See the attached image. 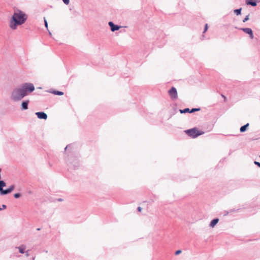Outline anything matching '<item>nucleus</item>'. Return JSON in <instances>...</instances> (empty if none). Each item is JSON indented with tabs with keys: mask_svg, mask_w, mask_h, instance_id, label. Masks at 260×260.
<instances>
[{
	"mask_svg": "<svg viewBox=\"0 0 260 260\" xmlns=\"http://www.w3.org/2000/svg\"><path fill=\"white\" fill-rule=\"evenodd\" d=\"M16 248H18L19 250V252L23 254L24 253V250L25 249V246L24 245H22L19 247H17Z\"/></svg>",
	"mask_w": 260,
	"mask_h": 260,
	"instance_id": "4468645a",
	"label": "nucleus"
},
{
	"mask_svg": "<svg viewBox=\"0 0 260 260\" xmlns=\"http://www.w3.org/2000/svg\"><path fill=\"white\" fill-rule=\"evenodd\" d=\"M54 201H57L60 202V201H63V199H61V198H58V199H57L55 200Z\"/></svg>",
	"mask_w": 260,
	"mask_h": 260,
	"instance_id": "c756f323",
	"label": "nucleus"
},
{
	"mask_svg": "<svg viewBox=\"0 0 260 260\" xmlns=\"http://www.w3.org/2000/svg\"><path fill=\"white\" fill-rule=\"evenodd\" d=\"M27 19V15L23 11L18 10L12 15L10 20L9 26L13 29L17 28V26L24 24Z\"/></svg>",
	"mask_w": 260,
	"mask_h": 260,
	"instance_id": "f257e3e1",
	"label": "nucleus"
},
{
	"mask_svg": "<svg viewBox=\"0 0 260 260\" xmlns=\"http://www.w3.org/2000/svg\"><path fill=\"white\" fill-rule=\"evenodd\" d=\"M229 212H225V215H227L228 214Z\"/></svg>",
	"mask_w": 260,
	"mask_h": 260,
	"instance_id": "f704fd0d",
	"label": "nucleus"
},
{
	"mask_svg": "<svg viewBox=\"0 0 260 260\" xmlns=\"http://www.w3.org/2000/svg\"><path fill=\"white\" fill-rule=\"evenodd\" d=\"M29 103V100L23 101L21 105V109L22 110H25L28 109V104Z\"/></svg>",
	"mask_w": 260,
	"mask_h": 260,
	"instance_id": "9d476101",
	"label": "nucleus"
},
{
	"mask_svg": "<svg viewBox=\"0 0 260 260\" xmlns=\"http://www.w3.org/2000/svg\"><path fill=\"white\" fill-rule=\"evenodd\" d=\"M246 4L252 7H255L257 5L256 0H246Z\"/></svg>",
	"mask_w": 260,
	"mask_h": 260,
	"instance_id": "f8f14e48",
	"label": "nucleus"
},
{
	"mask_svg": "<svg viewBox=\"0 0 260 260\" xmlns=\"http://www.w3.org/2000/svg\"><path fill=\"white\" fill-rule=\"evenodd\" d=\"M6 183L3 180H0V192L3 189V187L6 186Z\"/></svg>",
	"mask_w": 260,
	"mask_h": 260,
	"instance_id": "a211bd4d",
	"label": "nucleus"
},
{
	"mask_svg": "<svg viewBox=\"0 0 260 260\" xmlns=\"http://www.w3.org/2000/svg\"><path fill=\"white\" fill-rule=\"evenodd\" d=\"M21 194L20 193H16L14 194V197L15 199H18L19 198H20L21 197Z\"/></svg>",
	"mask_w": 260,
	"mask_h": 260,
	"instance_id": "412c9836",
	"label": "nucleus"
},
{
	"mask_svg": "<svg viewBox=\"0 0 260 260\" xmlns=\"http://www.w3.org/2000/svg\"><path fill=\"white\" fill-rule=\"evenodd\" d=\"M222 96H223V98H224V99H226V98H225V96L224 95H222Z\"/></svg>",
	"mask_w": 260,
	"mask_h": 260,
	"instance_id": "473e14b6",
	"label": "nucleus"
},
{
	"mask_svg": "<svg viewBox=\"0 0 260 260\" xmlns=\"http://www.w3.org/2000/svg\"><path fill=\"white\" fill-rule=\"evenodd\" d=\"M48 92L57 95H62L64 94L63 92L56 90L50 89Z\"/></svg>",
	"mask_w": 260,
	"mask_h": 260,
	"instance_id": "9b49d317",
	"label": "nucleus"
},
{
	"mask_svg": "<svg viewBox=\"0 0 260 260\" xmlns=\"http://www.w3.org/2000/svg\"><path fill=\"white\" fill-rule=\"evenodd\" d=\"M49 33L50 35H51V33L50 31H49Z\"/></svg>",
	"mask_w": 260,
	"mask_h": 260,
	"instance_id": "4c0bfd02",
	"label": "nucleus"
},
{
	"mask_svg": "<svg viewBox=\"0 0 260 260\" xmlns=\"http://www.w3.org/2000/svg\"><path fill=\"white\" fill-rule=\"evenodd\" d=\"M219 219L218 218H214L213 219L210 223V226L211 228H214L216 224L218 222Z\"/></svg>",
	"mask_w": 260,
	"mask_h": 260,
	"instance_id": "ddd939ff",
	"label": "nucleus"
},
{
	"mask_svg": "<svg viewBox=\"0 0 260 260\" xmlns=\"http://www.w3.org/2000/svg\"><path fill=\"white\" fill-rule=\"evenodd\" d=\"M20 88L25 96L28 95L29 93H31L35 89L34 84L31 83H23L21 85Z\"/></svg>",
	"mask_w": 260,
	"mask_h": 260,
	"instance_id": "7ed1b4c3",
	"label": "nucleus"
},
{
	"mask_svg": "<svg viewBox=\"0 0 260 260\" xmlns=\"http://www.w3.org/2000/svg\"><path fill=\"white\" fill-rule=\"evenodd\" d=\"M70 0H66V5H68L69 4Z\"/></svg>",
	"mask_w": 260,
	"mask_h": 260,
	"instance_id": "2f4dec72",
	"label": "nucleus"
},
{
	"mask_svg": "<svg viewBox=\"0 0 260 260\" xmlns=\"http://www.w3.org/2000/svg\"><path fill=\"white\" fill-rule=\"evenodd\" d=\"M254 163L255 165H256V166L260 168V162L256 161H254Z\"/></svg>",
	"mask_w": 260,
	"mask_h": 260,
	"instance_id": "cd10ccee",
	"label": "nucleus"
},
{
	"mask_svg": "<svg viewBox=\"0 0 260 260\" xmlns=\"http://www.w3.org/2000/svg\"><path fill=\"white\" fill-rule=\"evenodd\" d=\"M62 1L65 4V0H62Z\"/></svg>",
	"mask_w": 260,
	"mask_h": 260,
	"instance_id": "e433bc0d",
	"label": "nucleus"
},
{
	"mask_svg": "<svg viewBox=\"0 0 260 260\" xmlns=\"http://www.w3.org/2000/svg\"><path fill=\"white\" fill-rule=\"evenodd\" d=\"M7 208V206L6 205H2V208L0 207V211L3 210V209H5L6 208Z\"/></svg>",
	"mask_w": 260,
	"mask_h": 260,
	"instance_id": "bb28decb",
	"label": "nucleus"
},
{
	"mask_svg": "<svg viewBox=\"0 0 260 260\" xmlns=\"http://www.w3.org/2000/svg\"><path fill=\"white\" fill-rule=\"evenodd\" d=\"M185 133L192 138H196L198 136L204 134V132L198 131L197 128L194 127L185 131Z\"/></svg>",
	"mask_w": 260,
	"mask_h": 260,
	"instance_id": "39448f33",
	"label": "nucleus"
},
{
	"mask_svg": "<svg viewBox=\"0 0 260 260\" xmlns=\"http://www.w3.org/2000/svg\"><path fill=\"white\" fill-rule=\"evenodd\" d=\"M44 20L45 26L48 29V22H47L46 19H45V18H44Z\"/></svg>",
	"mask_w": 260,
	"mask_h": 260,
	"instance_id": "5701e85b",
	"label": "nucleus"
},
{
	"mask_svg": "<svg viewBox=\"0 0 260 260\" xmlns=\"http://www.w3.org/2000/svg\"><path fill=\"white\" fill-rule=\"evenodd\" d=\"M208 28V24H206V25L205 26L204 30L203 31V33H205L207 30Z\"/></svg>",
	"mask_w": 260,
	"mask_h": 260,
	"instance_id": "393cba45",
	"label": "nucleus"
},
{
	"mask_svg": "<svg viewBox=\"0 0 260 260\" xmlns=\"http://www.w3.org/2000/svg\"><path fill=\"white\" fill-rule=\"evenodd\" d=\"M179 111L180 113H190V110L188 108H185L183 110L180 109Z\"/></svg>",
	"mask_w": 260,
	"mask_h": 260,
	"instance_id": "f3484780",
	"label": "nucleus"
},
{
	"mask_svg": "<svg viewBox=\"0 0 260 260\" xmlns=\"http://www.w3.org/2000/svg\"><path fill=\"white\" fill-rule=\"evenodd\" d=\"M249 20V15H247L243 20V22H246L247 20Z\"/></svg>",
	"mask_w": 260,
	"mask_h": 260,
	"instance_id": "b1692460",
	"label": "nucleus"
},
{
	"mask_svg": "<svg viewBox=\"0 0 260 260\" xmlns=\"http://www.w3.org/2000/svg\"><path fill=\"white\" fill-rule=\"evenodd\" d=\"M37 117L40 119H47L48 116L47 114L44 112H37L36 113Z\"/></svg>",
	"mask_w": 260,
	"mask_h": 260,
	"instance_id": "1a4fd4ad",
	"label": "nucleus"
},
{
	"mask_svg": "<svg viewBox=\"0 0 260 260\" xmlns=\"http://www.w3.org/2000/svg\"><path fill=\"white\" fill-rule=\"evenodd\" d=\"M68 165H71L74 169H77L79 166V162L76 156L74 155H68Z\"/></svg>",
	"mask_w": 260,
	"mask_h": 260,
	"instance_id": "20e7f679",
	"label": "nucleus"
},
{
	"mask_svg": "<svg viewBox=\"0 0 260 260\" xmlns=\"http://www.w3.org/2000/svg\"><path fill=\"white\" fill-rule=\"evenodd\" d=\"M138 210L140 212L142 210V208L140 207H139L138 208Z\"/></svg>",
	"mask_w": 260,
	"mask_h": 260,
	"instance_id": "7c9ffc66",
	"label": "nucleus"
},
{
	"mask_svg": "<svg viewBox=\"0 0 260 260\" xmlns=\"http://www.w3.org/2000/svg\"><path fill=\"white\" fill-rule=\"evenodd\" d=\"M169 93L172 99L176 100L177 99V91L174 87H171V88L169 90Z\"/></svg>",
	"mask_w": 260,
	"mask_h": 260,
	"instance_id": "423d86ee",
	"label": "nucleus"
},
{
	"mask_svg": "<svg viewBox=\"0 0 260 260\" xmlns=\"http://www.w3.org/2000/svg\"><path fill=\"white\" fill-rule=\"evenodd\" d=\"M37 230H38V231H40V228H38V229H37Z\"/></svg>",
	"mask_w": 260,
	"mask_h": 260,
	"instance_id": "72a5a7b5",
	"label": "nucleus"
},
{
	"mask_svg": "<svg viewBox=\"0 0 260 260\" xmlns=\"http://www.w3.org/2000/svg\"><path fill=\"white\" fill-rule=\"evenodd\" d=\"M24 97H25V95L20 87L14 88L11 92V99L13 101H20Z\"/></svg>",
	"mask_w": 260,
	"mask_h": 260,
	"instance_id": "f03ea898",
	"label": "nucleus"
},
{
	"mask_svg": "<svg viewBox=\"0 0 260 260\" xmlns=\"http://www.w3.org/2000/svg\"><path fill=\"white\" fill-rule=\"evenodd\" d=\"M14 188H15V185H11L8 188L9 189L10 191L12 192L14 190Z\"/></svg>",
	"mask_w": 260,
	"mask_h": 260,
	"instance_id": "4be33fe9",
	"label": "nucleus"
},
{
	"mask_svg": "<svg viewBox=\"0 0 260 260\" xmlns=\"http://www.w3.org/2000/svg\"><path fill=\"white\" fill-rule=\"evenodd\" d=\"M229 212H225V215H227L228 214Z\"/></svg>",
	"mask_w": 260,
	"mask_h": 260,
	"instance_id": "c9c22d12",
	"label": "nucleus"
},
{
	"mask_svg": "<svg viewBox=\"0 0 260 260\" xmlns=\"http://www.w3.org/2000/svg\"><path fill=\"white\" fill-rule=\"evenodd\" d=\"M11 192L10 191V190H9V188H7L6 189H3L1 192H0V194L1 195H6V194H8L10 193H11Z\"/></svg>",
	"mask_w": 260,
	"mask_h": 260,
	"instance_id": "dca6fc26",
	"label": "nucleus"
},
{
	"mask_svg": "<svg viewBox=\"0 0 260 260\" xmlns=\"http://www.w3.org/2000/svg\"><path fill=\"white\" fill-rule=\"evenodd\" d=\"M181 252H182V251H181V250H178L176 251V252H175V255H178V254H179L180 253H181Z\"/></svg>",
	"mask_w": 260,
	"mask_h": 260,
	"instance_id": "a878e982",
	"label": "nucleus"
},
{
	"mask_svg": "<svg viewBox=\"0 0 260 260\" xmlns=\"http://www.w3.org/2000/svg\"><path fill=\"white\" fill-rule=\"evenodd\" d=\"M241 10L242 9L241 8H240V9H235L234 10V13L237 15H239L241 14Z\"/></svg>",
	"mask_w": 260,
	"mask_h": 260,
	"instance_id": "6ab92c4d",
	"label": "nucleus"
},
{
	"mask_svg": "<svg viewBox=\"0 0 260 260\" xmlns=\"http://www.w3.org/2000/svg\"><path fill=\"white\" fill-rule=\"evenodd\" d=\"M248 126H249V123H247V124L242 126L240 127V132L241 133L245 132L246 131V129H247V127H248Z\"/></svg>",
	"mask_w": 260,
	"mask_h": 260,
	"instance_id": "2eb2a0df",
	"label": "nucleus"
},
{
	"mask_svg": "<svg viewBox=\"0 0 260 260\" xmlns=\"http://www.w3.org/2000/svg\"><path fill=\"white\" fill-rule=\"evenodd\" d=\"M241 30L244 31L245 33L249 35V37L251 39H253L254 35L252 29L250 28H241Z\"/></svg>",
	"mask_w": 260,
	"mask_h": 260,
	"instance_id": "0eeeda50",
	"label": "nucleus"
},
{
	"mask_svg": "<svg viewBox=\"0 0 260 260\" xmlns=\"http://www.w3.org/2000/svg\"><path fill=\"white\" fill-rule=\"evenodd\" d=\"M70 147H71V145H67V146H66V151H67V150H69V149L70 148Z\"/></svg>",
	"mask_w": 260,
	"mask_h": 260,
	"instance_id": "c85d7f7f",
	"label": "nucleus"
},
{
	"mask_svg": "<svg viewBox=\"0 0 260 260\" xmlns=\"http://www.w3.org/2000/svg\"><path fill=\"white\" fill-rule=\"evenodd\" d=\"M109 26L110 27L111 30L113 32H114L116 30H119V29L121 27L120 26L115 24L113 22L110 21L108 23Z\"/></svg>",
	"mask_w": 260,
	"mask_h": 260,
	"instance_id": "6e6552de",
	"label": "nucleus"
},
{
	"mask_svg": "<svg viewBox=\"0 0 260 260\" xmlns=\"http://www.w3.org/2000/svg\"><path fill=\"white\" fill-rule=\"evenodd\" d=\"M201 110L200 108H192L190 110V113H193L194 112L199 111Z\"/></svg>",
	"mask_w": 260,
	"mask_h": 260,
	"instance_id": "aec40b11",
	"label": "nucleus"
}]
</instances>
